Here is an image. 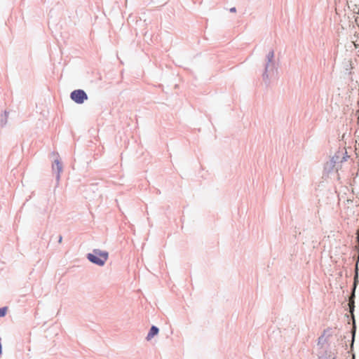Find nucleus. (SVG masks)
Wrapping results in <instances>:
<instances>
[{
  "label": "nucleus",
  "mask_w": 359,
  "mask_h": 359,
  "mask_svg": "<svg viewBox=\"0 0 359 359\" xmlns=\"http://www.w3.org/2000/svg\"><path fill=\"white\" fill-rule=\"evenodd\" d=\"M71 98L76 103L81 104L88 97L86 93L82 90H76L71 93Z\"/></svg>",
  "instance_id": "2"
},
{
  "label": "nucleus",
  "mask_w": 359,
  "mask_h": 359,
  "mask_svg": "<svg viewBox=\"0 0 359 359\" xmlns=\"http://www.w3.org/2000/svg\"><path fill=\"white\" fill-rule=\"evenodd\" d=\"M353 297H354V294H352V297L350 298L349 303H348L351 313H353V308H354V301L353 299Z\"/></svg>",
  "instance_id": "4"
},
{
  "label": "nucleus",
  "mask_w": 359,
  "mask_h": 359,
  "mask_svg": "<svg viewBox=\"0 0 359 359\" xmlns=\"http://www.w3.org/2000/svg\"><path fill=\"white\" fill-rule=\"evenodd\" d=\"M230 11L231 12H235L236 11V8H232L230 9Z\"/></svg>",
  "instance_id": "7"
},
{
  "label": "nucleus",
  "mask_w": 359,
  "mask_h": 359,
  "mask_svg": "<svg viewBox=\"0 0 359 359\" xmlns=\"http://www.w3.org/2000/svg\"><path fill=\"white\" fill-rule=\"evenodd\" d=\"M7 310H8L7 307H4L1 309V317L4 316L6 315Z\"/></svg>",
  "instance_id": "6"
},
{
  "label": "nucleus",
  "mask_w": 359,
  "mask_h": 359,
  "mask_svg": "<svg viewBox=\"0 0 359 359\" xmlns=\"http://www.w3.org/2000/svg\"><path fill=\"white\" fill-rule=\"evenodd\" d=\"M62 241V237L60 238L59 242L60 243Z\"/></svg>",
  "instance_id": "8"
},
{
  "label": "nucleus",
  "mask_w": 359,
  "mask_h": 359,
  "mask_svg": "<svg viewBox=\"0 0 359 359\" xmlns=\"http://www.w3.org/2000/svg\"><path fill=\"white\" fill-rule=\"evenodd\" d=\"M158 332V329L155 327L152 326L150 329V331L147 337V339L148 340H150L151 338H153L155 335H156Z\"/></svg>",
  "instance_id": "3"
},
{
  "label": "nucleus",
  "mask_w": 359,
  "mask_h": 359,
  "mask_svg": "<svg viewBox=\"0 0 359 359\" xmlns=\"http://www.w3.org/2000/svg\"><path fill=\"white\" fill-rule=\"evenodd\" d=\"M88 259L94 264L103 266L108 259V252L95 250L93 253L88 255Z\"/></svg>",
  "instance_id": "1"
},
{
  "label": "nucleus",
  "mask_w": 359,
  "mask_h": 359,
  "mask_svg": "<svg viewBox=\"0 0 359 359\" xmlns=\"http://www.w3.org/2000/svg\"><path fill=\"white\" fill-rule=\"evenodd\" d=\"M55 167H56L58 172H60L62 170V165L58 160L55 161V164L53 165V168H55Z\"/></svg>",
  "instance_id": "5"
}]
</instances>
